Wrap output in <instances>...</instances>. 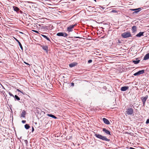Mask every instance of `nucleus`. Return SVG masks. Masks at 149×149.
I'll use <instances>...</instances> for the list:
<instances>
[{
	"label": "nucleus",
	"instance_id": "1",
	"mask_svg": "<svg viewBox=\"0 0 149 149\" xmlns=\"http://www.w3.org/2000/svg\"><path fill=\"white\" fill-rule=\"evenodd\" d=\"M95 136L97 138L101 139L103 141H109V140L108 139L106 136H103L99 134L95 133H94Z\"/></svg>",
	"mask_w": 149,
	"mask_h": 149
},
{
	"label": "nucleus",
	"instance_id": "2",
	"mask_svg": "<svg viewBox=\"0 0 149 149\" xmlns=\"http://www.w3.org/2000/svg\"><path fill=\"white\" fill-rule=\"evenodd\" d=\"M122 37L124 38H126L131 37V33L129 32H125L121 34Z\"/></svg>",
	"mask_w": 149,
	"mask_h": 149
},
{
	"label": "nucleus",
	"instance_id": "3",
	"mask_svg": "<svg viewBox=\"0 0 149 149\" xmlns=\"http://www.w3.org/2000/svg\"><path fill=\"white\" fill-rule=\"evenodd\" d=\"M126 112L128 115H131L132 114L134 113V110L132 108L127 109Z\"/></svg>",
	"mask_w": 149,
	"mask_h": 149
},
{
	"label": "nucleus",
	"instance_id": "4",
	"mask_svg": "<svg viewBox=\"0 0 149 149\" xmlns=\"http://www.w3.org/2000/svg\"><path fill=\"white\" fill-rule=\"evenodd\" d=\"M148 97V95H146L145 97H141V100L143 103V106L145 105L146 102Z\"/></svg>",
	"mask_w": 149,
	"mask_h": 149
},
{
	"label": "nucleus",
	"instance_id": "5",
	"mask_svg": "<svg viewBox=\"0 0 149 149\" xmlns=\"http://www.w3.org/2000/svg\"><path fill=\"white\" fill-rule=\"evenodd\" d=\"M76 25V24L74 25H70L67 28V31L69 32L72 31L73 29L74 28L75 26Z\"/></svg>",
	"mask_w": 149,
	"mask_h": 149
},
{
	"label": "nucleus",
	"instance_id": "6",
	"mask_svg": "<svg viewBox=\"0 0 149 149\" xmlns=\"http://www.w3.org/2000/svg\"><path fill=\"white\" fill-rule=\"evenodd\" d=\"M57 36H62L64 37H66L68 35L65 32H59L57 34Z\"/></svg>",
	"mask_w": 149,
	"mask_h": 149
},
{
	"label": "nucleus",
	"instance_id": "7",
	"mask_svg": "<svg viewBox=\"0 0 149 149\" xmlns=\"http://www.w3.org/2000/svg\"><path fill=\"white\" fill-rule=\"evenodd\" d=\"M144 73V70H140L138 72L134 73L133 75L134 76H138L143 74Z\"/></svg>",
	"mask_w": 149,
	"mask_h": 149
},
{
	"label": "nucleus",
	"instance_id": "8",
	"mask_svg": "<svg viewBox=\"0 0 149 149\" xmlns=\"http://www.w3.org/2000/svg\"><path fill=\"white\" fill-rule=\"evenodd\" d=\"M41 47L44 50H45L46 53H47L48 51V47L47 45H41Z\"/></svg>",
	"mask_w": 149,
	"mask_h": 149
},
{
	"label": "nucleus",
	"instance_id": "9",
	"mask_svg": "<svg viewBox=\"0 0 149 149\" xmlns=\"http://www.w3.org/2000/svg\"><path fill=\"white\" fill-rule=\"evenodd\" d=\"M129 88V87L127 86H124L121 88V90L122 91H125L127 90Z\"/></svg>",
	"mask_w": 149,
	"mask_h": 149
},
{
	"label": "nucleus",
	"instance_id": "10",
	"mask_svg": "<svg viewBox=\"0 0 149 149\" xmlns=\"http://www.w3.org/2000/svg\"><path fill=\"white\" fill-rule=\"evenodd\" d=\"M103 120L105 124L107 125L110 124V122L106 118H103Z\"/></svg>",
	"mask_w": 149,
	"mask_h": 149
},
{
	"label": "nucleus",
	"instance_id": "11",
	"mask_svg": "<svg viewBox=\"0 0 149 149\" xmlns=\"http://www.w3.org/2000/svg\"><path fill=\"white\" fill-rule=\"evenodd\" d=\"M13 8L15 11H16L17 13H19V9L18 8L14 6H13Z\"/></svg>",
	"mask_w": 149,
	"mask_h": 149
},
{
	"label": "nucleus",
	"instance_id": "12",
	"mask_svg": "<svg viewBox=\"0 0 149 149\" xmlns=\"http://www.w3.org/2000/svg\"><path fill=\"white\" fill-rule=\"evenodd\" d=\"M102 130L104 132H105L106 134L109 135H111V133H110V132H109V131L108 130H107L106 129H105V128H103Z\"/></svg>",
	"mask_w": 149,
	"mask_h": 149
},
{
	"label": "nucleus",
	"instance_id": "13",
	"mask_svg": "<svg viewBox=\"0 0 149 149\" xmlns=\"http://www.w3.org/2000/svg\"><path fill=\"white\" fill-rule=\"evenodd\" d=\"M26 113V112L24 110L22 111V113H21V117L24 118L25 117Z\"/></svg>",
	"mask_w": 149,
	"mask_h": 149
},
{
	"label": "nucleus",
	"instance_id": "14",
	"mask_svg": "<svg viewBox=\"0 0 149 149\" xmlns=\"http://www.w3.org/2000/svg\"><path fill=\"white\" fill-rule=\"evenodd\" d=\"M131 10H133V11H135V10H137V11H135L133 13H137L139 12L141 10V8H136V9H132Z\"/></svg>",
	"mask_w": 149,
	"mask_h": 149
},
{
	"label": "nucleus",
	"instance_id": "15",
	"mask_svg": "<svg viewBox=\"0 0 149 149\" xmlns=\"http://www.w3.org/2000/svg\"><path fill=\"white\" fill-rule=\"evenodd\" d=\"M77 63H73L69 64V66L70 67L72 68L76 65Z\"/></svg>",
	"mask_w": 149,
	"mask_h": 149
},
{
	"label": "nucleus",
	"instance_id": "16",
	"mask_svg": "<svg viewBox=\"0 0 149 149\" xmlns=\"http://www.w3.org/2000/svg\"><path fill=\"white\" fill-rule=\"evenodd\" d=\"M149 59V53L146 54L144 56L143 58L144 60H147Z\"/></svg>",
	"mask_w": 149,
	"mask_h": 149
},
{
	"label": "nucleus",
	"instance_id": "17",
	"mask_svg": "<svg viewBox=\"0 0 149 149\" xmlns=\"http://www.w3.org/2000/svg\"><path fill=\"white\" fill-rule=\"evenodd\" d=\"M143 33L144 32H140L139 33L136 35V36L138 37H140L142 36H143Z\"/></svg>",
	"mask_w": 149,
	"mask_h": 149
},
{
	"label": "nucleus",
	"instance_id": "18",
	"mask_svg": "<svg viewBox=\"0 0 149 149\" xmlns=\"http://www.w3.org/2000/svg\"><path fill=\"white\" fill-rule=\"evenodd\" d=\"M132 32L134 33L136 31V27L135 26H134L132 27Z\"/></svg>",
	"mask_w": 149,
	"mask_h": 149
},
{
	"label": "nucleus",
	"instance_id": "19",
	"mask_svg": "<svg viewBox=\"0 0 149 149\" xmlns=\"http://www.w3.org/2000/svg\"><path fill=\"white\" fill-rule=\"evenodd\" d=\"M15 40L19 43V45L20 47L22 50H23V47L22 44H21L20 42L16 38H15Z\"/></svg>",
	"mask_w": 149,
	"mask_h": 149
},
{
	"label": "nucleus",
	"instance_id": "20",
	"mask_svg": "<svg viewBox=\"0 0 149 149\" xmlns=\"http://www.w3.org/2000/svg\"><path fill=\"white\" fill-rule=\"evenodd\" d=\"M47 116L53 118L54 119H56L57 118L56 116L51 114H47Z\"/></svg>",
	"mask_w": 149,
	"mask_h": 149
},
{
	"label": "nucleus",
	"instance_id": "21",
	"mask_svg": "<svg viewBox=\"0 0 149 149\" xmlns=\"http://www.w3.org/2000/svg\"><path fill=\"white\" fill-rule=\"evenodd\" d=\"M136 61H133V62L135 64H137L139 63L140 61V60H137V58H136Z\"/></svg>",
	"mask_w": 149,
	"mask_h": 149
},
{
	"label": "nucleus",
	"instance_id": "22",
	"mask_svg": "<svg viewBox=\"0 0 149 149\" xmlns=\"http://www.w3.org/2000/svg\"><path fill=\"white\" fill-rule=\"evenodd\" d=\"M15 99V100H20V98L17 95H15L14 96V97Z\"/></svg>",
	"mask_w": 149,
	"mask_h": 149
},
{
	"label": "nucleus",
	"instance_id": "23",
	"mask_svg": "<svg viewBox=\"0 0 149 149\" xmlns=\"http://www.w3.org/2000/svg\"><path fill=\"white\" fill-rule=\"evenodd\" d=\"M41 35L43 37L46 39L47 40L50 41L49 38L46 36L43 35Z\"/></svg>",
	"mask_w": 149,
	"mask_h": 149
},
{
	"label": "nucleus",
	"instance_id": "24",
	"mask_svg": "<svg viewBox=\"0 0 149 149\" xmlns=\"http://www.w3.org/2000/svg\"><path fill=\"white\" fill-rule=\"evenodd\" d=\"M24 127L26 129H28L30 127L29 125L28 124H26L25 125Z\"/></svg>",
	"mask_w": 149,
	"mask_h": 149
},
{
	"label": "nucleus",
	"instance_id": "25",
	"mask_svg": "<svg viewBox=\"0 0 149 149\" xmlns=\"http://www.w3.org/2000/svg\"><path fill=\"white\" fill-rule=\"evenodd\" d=\"M8 94L10 96L14 97V95L12 94L10 92H8Z\"/></svg>",
	"mask_w": 149,
	"mask_h": 149
},
{
	"label": "nucleus",
	"instance_id": "26",
	"mask_svg": "<svg viewBox=\"0 0 149 149\" xmlns=\"http://www.w3.org/2000/svg\"><path fill=\"white\" fill-rule=\"evenodd\" d=\"M111 12L112 13H117V11L116 10H112Z\"/></svg>",
	"mask_w": 149,
	"mask_h": 149
},
{
	"label": "nucleus",
	"instance_id": "27",
	"mask_svg": "<svg viewBox=\"0 0 149 149\" xmlns=\"http://www.w3.org/2000/svg\"><path fill=\"white\" fill-rule=\"evenodd\" d=\"M92 61V60L91 59L89 60L88 61V63H91Z\"/></svg>",
	"mask_w": 149,
	"mask_h": 149
},
{
	"label": "nucleus",
	"instance_id": "28",
	"mask_svg": "<svg viewBox=\"0 0 149 149\" xmlns=\"http://www.w3.org/2000/svg\"><path fill=\"white\" fill-rule=\"evenodd\" d=\"M117 43H118V45H120L121 43V42L120 40H118Z\"/></svg>",
	"mask_w": 149,
	"mask_h": 149
},
{
	"label": "nucleus",
	"instance_id": "29",
	"mask_svg": "<svg viewBox=\"0 0 149 149\" xmlns=\"http://www.w3.org/2000/svg\"><path fill=\"white\" fill-rule=\"evenodd\" d=\"M146 124H148V123H149V119H148L147 120L146 122Z\"/></svg>",
	"mask_w": 149,
	"mask_h": 149
},
{
	"label": "nucleus",
	"instance_id": "30",
	"mask_svg": "<svg viewBox=\"0 0 149 149\" xmlns=\"http://www.w3.org/2000/svg\"><path fill=\"white\" fill-rule=\"evenodd\" d=\"M26 122V120H22V123H25Z\"/></svg>",
	"mask_w": 149,
	"mask_h": 149
},
{
	"label": "nucleus",
	"instance_id": "31",
	"mask_svg": "<svg viewBox=\"0 0 149 149\" xmlns=\"http://www.w3.org/2000/svg\"><path fill=\"white\" fill-rule=\"evenodd\" d=\"M71 85L72 86H74V83L72 82L71 83Z\"/></svg>",
	"mask_w": 149,
	"mask_h": 149
},
{
	"label": "nucleus",
	"instance_id": "32",
	"mask_svg": "<svg viewBox=\"0 0 149 149\" xmlns=\"http://www.w3.org/2000/svg\"><path fill=\"white\" fill-rule=\"evenodd\" d=\"M134 104H131L130 105V106L131 107H134Z\"/></svg>",
	"mask_w": 149,
	"mask_h": 149
},
{
	"label": "nucleus",
	"instance_id": "33",
	"mask_svg": "<svg viewBox=\"0 0 149 149\" xmlns=\"http://www.w3.org/2000/svg\"><path fill=\"white\" fill-rule=\"evenodd\" d=\"M34 131V128L33 127H32V132H33Z\"/></svg>",
	"mask_w": 149,
	"mask_h": 149
},
{
	"label": "nucleus",
	"instance_id": "34",
	"mask_svg": "<svg viewBox=\"0 0 149 149\" xmlns=\"http://www.w3.org/2000/svg\"><path fill=\"white\" fill-rule=\"evenodd\" d=\"M24 141L25 142V143L26 144H27V143H28V141H27L26 140Z\"/></svg>",
	"mask_w": 149,
	"mask_h": 149
},
{
	"label": "nucleus",
	"instance_id": "35",
	"mask_svg": "<svg viewBox=\"0 0 149 149\" xmlns=\"http://www.w3.org/2000/svg\"><path fill=\"white\" fill-rule=\"evenodd\" d=\"M34 31V32L37 33H38V31H36V30H34V31Z\"/></svg>",
	"mask_w": 149,
	"mask_h": 149
},
{
	"label": "nucleus",
	"instance_id": "36",
	"mask_svg": "<svg viewBox=\"0 0 149 149\" xmlns=\"http://www.w3.org/2000/svg\"><path fill=\"white\" fill-rule=\"evenodd\" d=\"M17 91L18 92H21V91H20L19 89H17Z\"/></svg>",
	"mask_w": 149,
	"mask_h": 149
},
{
	"label": "nucleus",
	"instance_id": "37",
	"mask_svg": "<svg viewBox=\"0 0 149 149\" xmlns=\"http://www.w3.org/2000/svg\"><path fill=\"white\" fill-rule=\"evenodd\" d=\"M24 62V63H25V64H26L27 65H29V64L28 63H26V62Z\"/></svg>",
	"mask_w": 149,
	"mask_h": 149
},
{
	"label": "nucleus",
	"instance_id": "38",
	"mask_svg": "<svg viewBox=\"0 0 149 149\" xmlns=\"http://www.w3.org/2000/svg\"><path fill=\"white\" fill-rule=\"evenodd\" d=\"M76 38H80V37H76Z\"/></svg>",
	"mask_w": 149,
	"mask_h": 149
},
{
	"label": "nucleus",
	"instance_id": "39",
	"mask_svg": "<svg viewBox=\"0 0 149 149\" xmlns=\"http://www.w3.org/2000/svg\"><path fill=\"white\" fill-rule=\"evenodd\" d=\"M20 92L22 93L23 94V92L22 91H21V92Z\"/></svg>",
	"mask_w": 149,
	"mask_h": 149
},
{
	"label": "nucleus",
	"instance_id": "40",
	"mask_svg": "<svg viewBox=\"0 0 149 149\" xmlns=\"http://www.w3.org/2000/svg\"><path fill=\"white\" fill-rule=\"evenodd\" d=\"M95 1H96V0H94Z\"/></svg>",
	"mask_w": 149,
	"mask_h": 149
},
{
	"label": "nucleus",
	"instance_id": "41",
	"mask_svg": "<svg viewBox=\"0 0 149 149\" xmlns=\"http://www.w3.org/2000/svg\"><path fill=\"white\" fill-rule=\"evenodd\" d=\"M137 10H135V11H137Z\"/></svg>",
	"mask_w": 149,
	"mask_h": 149
},
{
	"label": "nucleus",
	"instance_id": "42",
	"mask_svg": "<svg viewBox=\"0 0 149 149\" xmlns=\"http://www.w3.org/2000/svg\"><path fill=\"white\" fill-rule=\"evenodd\" d=\"M1 62H2L1 61H0V63H1Z\"/></svg>",
	"mask_w": 149,
	"mask_h": 149
}]
</instances>
